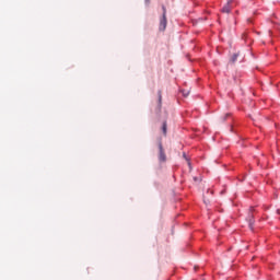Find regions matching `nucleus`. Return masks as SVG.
Masks as SVG:
<instances>
[{
  "mask_svg": "<svg viewBox=\"0 0 280 280\" xmlns=\"http://www.w3.org/2000/svg\"><path fill=\"white\" fill-rule=\"evenodd\" d=\"M277 213H280V210H277Z\"/></svg>",
  "mask_w": 280,
  "mask_h": 280,
  "instance_id": "ddd939ff",
  "label": "nucleus"
},
{
  "mask_svg": "<svg viewBox=\"0 0 280 280\" xmlns=\"http://www.w3.org/2000/svg\"><path fill=\"white\" fill-rule=\"evenodd\" d=\"M159 161L160 163H165L167 161V155H165L162 142H159Z\"/></svg>",
  "mask_w": 280,
  "mask_h": 280,
  "instance_id": "f257e3e1",
  "label": "nucleus"
},
{
  "mask_svg": "<svg viewBox=\"0 0 280 280\" xmlns=\"http://www.w3.org/2000/svg\"><path fill=\"white\" fill-rule=\"evenodd\" d=\"M147 3H150V0H145Z\"/></svg>",
  "mask_w": 280,
  "mask_h": 280,
  "instance_id": "9b49d317",
  "label": "nucleus"
},
{
  "mask_svg": "<svg viewBox=\"0 0 280 280\" xmlns=\"http://www.w3.org/2000/svg\"><path fill=\"white\" fill-rule=\"evenodd\" d=\"M233 3V0H229L226 4L221 9V12L224 14H230L231 13V4Z\"/></svg>",
  "mask_w": 280,
  "mask_h": 280,
  "instance_id": "7ed1b4c3",
  "label": "nucleus"
},
{
  "mask_svg": "<svg viewBox=\"0 0 280 280\" xmlns=\"http://www.w3.org/2000/svg\"><path fill=\"white\" fill-rule=\"evenodd\" d=\"M162 10H163L162 16H167V9H165V5L162 7Z\"/></svg>",
  "mask_w": 280,
  "mask_h": 280,
  "instance_id": "6e6552de",
  "label": "nucleus"
},
{
  "mask_svg": "<svg viewBox=\"0 0 280 280\" xmlns=\"http://www.w3.org/2000/svg\"><path fill=\"white\" fill-rule=\"evenodd\" d=\"M162 132L164 137L167 135V121H164L162 125Z\"/></svg>",
  "mask_w": 280,
  "mask_h": 280,
  "instance_id": "20e7f679",
  "label": "nucleus"
},
{
  "mask_svg": "<svg viewBox=\"0 0 280 280\" xmlns=\"http://www.w3.org/2000/svg\"><path fill=\"white\" fill-rule=\"evenodd\" d=\"M194 180H198V177H195Z\"/></svg>",
  "mask_w": 280,
  "mask_h": 280,
  "instance_id": "f8f14e48",
  "label": "nucleus"
},
{
  "mask_svg": "<svg viewBox=\"0 0 280 280\" xmlns=\"http://www.w3.org/2000/svg\"><path fill=\"white\" fill-rule=\"evenodd\" d=\"M166 27H167V16H162V19L160 20V31L165 32Z\"/></svg>",
  "mask_w": 280,
  "mask_h": 280,
  "instance_id": "f03ea898",
  "label": "nucleus"
},
{
  "mask_svg": "<svg viewBox=\"0 0 280 280\" xmlns=\"http://www.w3.org/2000/svg\"><path fill=\"white\" fill-rule=\"evenodd\" d=\"M183 95H184V97H187V95H189V92H183Z\"/></svg>",
  "mask_w": 280,
  "mask_h": 280,
  "instance_id": "1a4fd4ad",
  "label": "nucleus"
},
{
  "mask_svg": "<svg viewBox=\"0 0 280 280\" xmlns=\"http://www.w3.org/2000/svg\"><path fill=\"white\" fill-rule=\"evenodd\" d=\"M226 117H229V114L225 115V117L223 118V121L226 119Z\"/></svg>",
  "mask_w": 280,
  "mask_h": 280,
  "instance_id": "9d476101",
  "label": "nucleus"
},
{
  "mask_svg": "<svg viewBox=\"0 0 280 280\" xmlns=\"http://www.w3.org/2000/svg\"><path fill=\"white\" fill-rule=\"evenodd\" d=\"M163 100V96L161 95V92L159 93V105H158V110L161 113V102Z\"/></svg>",
  "mask_w": 280,
  "mask_h": 280,
  "instance_id": "39448f33",
  "label": "nucleus"
},
{
  "mask_svg": "<svg viewBox=\"0 0 280 280\" xmlns=\"http://www.w3.org/2000/svg\"><path fill=\"white\" fill-rule=\"evenodd\" d=\"M253 224H255V220H253V217L249 219V229L253 231Z\"/></svg>",
  "mask_w": 280,
  "mask_h": 280,
  "instance_id": "0eeeda50",
  "label": "nucleus"
},
{
  "mask_svg": "<svg viewBox=\"0 0 280 280\" xmlns=\"http://www.w3.org/2000/svg\"><path fill=\"white\" fill-rule=\"evenodd\" d=\"M240 54H234L231 58V62L234 65V62H237V58H238Z\"/></svg>",
  "mask_w": 280,
  "mask_h": 280,
  "instance_id": "423d86ee",
  "label": "nucleus"
}]
</instances>
